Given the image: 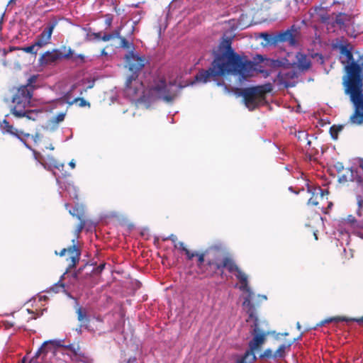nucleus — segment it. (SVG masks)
I'll list each match as a JSON object with an SVG mask.
<instances>
[{"instance_id":"obj_64","label":"nucleus","mask_w":363,"mask_h":363,"mask_svg":"<svg viewBox=\"0 0 363 363\" xmlns=\"http://www.w3.org/2000/svg\"><path fill=\"white\" fill-rule=\"evenodd\" d=\"M21 363H26V357H24L22 359V360H21Z\"/></svg>"},{"instance_id":"obj_22","label":"nucleus","mask_w":363,"mask_h":363,"mask_svg":"<svg viewBox=\"0 0 363 363\" xmlns=\"http://www.w3.org/2000/svg\"><path fill=\"white\" fill-rule=\"evenodd\" d=\"M351 17L345 13H340L335 18V22L340 27L346 28L351 24Z\"/></svg>"},{"instance_id":"obj_60","label":"nucleus","mask_w":363,"mask_h":363,"mask_svg":"<svg viewBox=\"0 0 363 363\" xmlns=\"http://www.w3.org/2000/svg\"><path fill=\"white\" fill-rule=\"evenodd\" d=\"M76 331L78 333H81L82 332V325H80L79 328H77L76 329Z\"/></svg>"},{"instance_id":"obj_26","label":"nucleus","mask_w":363,"mask_h":363,"mask_svg":"<svg viewBox=\"0 0 363 363\" xmlns=\"http://www.w3.org/2000/svg\"><path fill=\"white\" fill-rule=\"evenodd\" d=\"M270 65L272 67H289L291 66V62H290L287 59L282 58V59H278V60H272L270 61Z\"/></svg>"},{"instance_id":"obj_16","label":"nucleus","mask_w":363,"mask_h":363,"mask_svg":"<svg viewBox=\"0 0 363 363\" xmlns=\"http://www.w3.org/2000/svg\"><path fill=\"white\" fill-rule=\"evenodd\" d=\"M296 58L297 62L291 63V65H296L300 71L304 72L311 67V60L305 54L297 52L296 55Z\"/></svg>"},{"instance_id":"obj_40","label":"nucleus","mask_w":363,"mask_h":363,"mask_svg":"<svg viewBox=\"0 0 363 363\" xmlns=\"http://www.w3.org/2000/svg\"><path fill=\"white\" fill-rule=\"evenodd\" d=\"M257 297V298L258 299L257 300V303L262 302V301H266L267 299V297L266 295H261V294H257V296L254 294V296H253V298L252 300L251 301V302H252L255 299V298ZM254 306L255 304L253 303H252Z\"/></svg>"},{"instance_id":"obj_2","label":"nucleus","mask_w":363,"mask_h":363,"mask_svg":"<svg viewBox=\"0 0 363 363\" xmlns=\"http://www.w3.org/2000/svg\"><path fill=\"white\" fill-rule=\"evenodd\" d=\"M224 50L217 53L211 66L207 69L200 70L195 76L194 83L206 84L215 80L217 77L232 74L238 76L240 80L246 79L254 69L252 61L241 57L231 47L230 40H225L220 44Z\"/></svg>"},{"instance_id":"obj_33","label":"nucleus","mask_w":363,"mask_h":363,"mask_svg":"<svg viewBox=\"0 0 363 363\" xmlns=\"http://www.w3.org/2000/svg\"><path fill=\"white\" fill-rule=\"evenodd\" d=\"M343 127L342 125L336 126L333 125L330 128V133L331 135V137L336 140L337 138L338 133L340 132L342 130Z\"/></svg>"},{"instance_id":"obj_19","label":"nucleus","mask_w":363,"mask_h":363,"mask_svg":"<svg viewBox=\"0 0 363 363\" xmlns=\"http://www.w3.org/2000/svg\"><path fill=\"white\" fill-rule=\"evenodd\" d=\"M350 173V181L355 182L357 184V196L362 194L363 196V179L353 169H349Z\"/></svg>"},{"instance_id":"obj_36","label":"nucleus","mask_w":363,"mask_h":363,"mask_svg":"<svg viewBox=\"0 0 363 363\" xmlns=\"http://www.w3.org/2000/svg\"><path fill=\"white\" fill-rule=\"evenodd\" d=\"M38 47V45H35V43L30 46L24 47L22 48V50H23L25 52L27 53H31V54H36L37 50H35V48Z\"/></svg>"},{"instance_id":"obj_24","label":"nucleus","mask_w":363,"mask_h":363,"mask_svg":"<svg viewBox=\"0 0 363 363\" xmlns=\"http://www.w3.org/2000/svg\"><path fill=\"white\" fill-rule=\"evenodd\" d=\"M69 212L72 216L77 218L79 220H83L84 208L82 205L77 204L72 210H69Z\"/></svg>"},{"instance_id":"obj_62","label":"nucleus","mask_w":363,"mask_h":363,"mask_svg":"<svg viewBox=\"0 0 363 363\" xmlns=\"http://www.w3.org/2000/svg\"><path fill=\"white\" fill-rule=\"evenodd\" d=\"M46 299H47L46 296H41L40 297V300H41V301H43H43H45Z\"/></svg>"},{"instance_id":"obj_54","label":"nucleus","mask_w":363,"mask_h":363,"mask_svg":"<svg viewBox=\"0 0 363 363\" xmlns=\"http://www.w3.org/2000/svg\"><path fill=\"white\" fill-rule=\"evenodd\" d=\"M4 16H5V12H4L2 13V15H1V16L0 17V31L2 29V23H3V21H4Z\"/></svg>"},{"instance_id":"obj_21","label":"nucleus","mask_w":363,"mask_h":363,"mask_svg":"<svg viewBox=\"0 0 363 363\" xmlns=\"http://www.w3.org/2000/svg\"><path fill=\"white\" fill-rule=\"evenodd\" d=\"M255 352V350L249 348L244 355L238 359L237 363H253L257 359Z\"/></svg>"},{"instance_id":"obj_6","label":"nucleus","mask_w":363,"mask_h":363,"mask_svg":"<svg viewBox=\"0 0 363 363\" xmlns=\"http://www.w3.org/2000/svg\"><path fill=\"white\" fill-rule=\"evenodd\" d=\"M240 95L243 97L245 105L250 111L255 109L264 102V99L261 88L259 86L242 89Z\"/></svg>"},{"instance_id":"obj_43","label":"nucleus","mask_w":363,"mask_h":363,"mask_svg":"<svg viewBox=\"0 0 363 363\" xmlns=\"http://www.w3.org/2000/svg\"><path fill=\"white\" fill-rule=\"evenodd\" d=\"M216 82L217 86L223 87V90L225 93L230 92L229 89L228 88L227 85H225L223 81H216Z\"/></svg>"},{"instance_id":"obj_12","label":"nucleus","mask_w":363,"mask_h":363,"mask_svg":"<svg viewBox=\"0 0 363 363\" xmlns=\"http://www.w3.org/2000/svg\"><path fill=\"white\" fill-rule=\"evenodd\" d=\"M77 237H78V236L77 235ZM77 239V238L72 239V242L73 245L68 247V250L67 252V260L69 261V263L67 272L68 270L71 269L72 268L75 267V266L79 262V259H80L81 252H80V250L79 249V247L75 244Z\"/></svg>"},{"instance_id":"obj_47","label":"nucleus","mask_w":363,"mask_h":363,"mask_svg":"<svg viewBox=\"0 0 363 363\" xmlns=\"http://www.w3.org/2000/svg\"><path fill=\"white\" fill-rule=\"evenodd\" d=\"M335 169L340 172L341 171H342L344 169V166H343V164L342 162H336L334 165Z\"/></svg>"},{"instance_id":"obj_10","label":"nucleus","mask_w":363,"mask_h":363,"mask_svg":"<svg viewBox=\"0 0 363 363\" xmlns=\"http://www.w3.org/2000/svg\"><path fill=\"white\" fill-rule=\"evenodd\" d=\"M72 53L73 51L70 48H68L67 52H62L61 50L48 51L40 57L39 62L41 65H49L62 58H68Z\"/></svg>"},{"instance_id":"obj_45","label":"nucleus","mask_w":363,"mask_h":363,"mask_svg":"<svg viewBox=\"0 0 363 363\" xmlns=\"http://www.w3.org/2000/svg\"><path fill=\"white\" fill-rule=\"evenodd\" d=\"M350 176L348 177L347 176L342 174L340 177H339L338 182L340 183H345V182H347L348 180L350 181Z\"/></svg>"},{"instance_id":"obj_28","label":"nucleus","mask_w":363,"mask_h":363,"mask_svg":"<svg viewBox=\"0 0 363 363\" xmlns=\"http://www.w3.org/2000/svg\"><path fill=\"white\" fill-rule=\"evenodd\" d=\"M65 100V101L67 104H69V105H72L74 104V103L76 102H79V106L80 107H84V106H90V104L89 102H88L87 101H86L84 98H75L74 99H73L72 101H69L68 99H67V96H65L63 99Z\"/></svg>"},{"instance_id":"obj_31","label":"nucleus","mask_w":363,"mask_h":363,"mask_svg":"<svg viewBox=\"0 0 363 363\" xmlns=\"http://www.w3.org/2000/svg\"><path fill=\"white\" fill-rule=\"evenodd\" d=\"M65 116H66L65 112H60L56 116L52 117L50 120V123L53 124L55 125V128H57V124L60 122H62L65 120Z\"/></svg>"},{"instance_id":"obj_42","label":"nucleus","mask_w":363,"mask_h":363,"mask_svg":"<svg viewBox=\"0 0 363 363\" xmlns=\"http://www.w3.org/2000/svg\"><path fill=\"white\" fill-rule=\"evenodd\" d=\"M187 257V259L191 260L196 257L197 252H191L187 248L184 251Z\"/></svg>"},{"instance_id":"obj_32","label":"nucleus","mask_w":363,"mask_h":363,"mask_svg":"<svg viewBox=\"0 0 363 363\" xmlns=\"http://www.w3.org/2000/svg\"><path fill=\"white\" fill-rule=\"evenodd\" d=\"M120 38V32L119 30H115L113 31L112 33H109V34H104L102 37H101V40L103 41H109L112 39H114V38Z\"/></svg>"},{"instance_id":"obj_34","label":"nucleus","mask_w":363,"mask_h":363,"mask_svg":"<svg viewBox=\"0 0 363 363\" xmlns=\"http://www.w3.org/2000/svg\"><path fill=\"white\" fill-rule=\"evenodd\" d=\"M77 318H78L79 321H80L81 323H88L89 322V318L86 316V313H84L82 311V308L79 307L77 309Z\"/></svg>"},{"instance_id":"obj_30","label":"nucleus","mask_w":363,"mask_h":363,"mask_svg":"<svg viewBox=\"0 0 363 363\" xmlns=\"http://www.w3.org/2000/svg\"><path fill=\"white\" fill-rule=\"evenodd\" d=\"M357 208L356 214L359 218H363V196L361 195L357 196Z\"/></svg>"},{"instance_id":"obj_38","label":"nucleus","mask_w":363,"mask_h":363,"mask_svg":"<svg viewBox=\"0 0 363 363\" xmlns=\"http://www.w3.org/2000/svg\"><path fill=\"white\" fill-rule=\"evenodd\" d=\"M281 74L290 79L297 78L298 76V73L294 70L283 72Z\"/></svg>"},{"instance_id":"obj_41","label":"nucleus","mask_w":363,"mask_h":363,"mask_svg":"<svg viewBox=\"0 0 363 363\" xmlns=\"http://www.w3.org/2000/svg\"><path fill=\"white\" fill-rule=\"evenodd\" d=\"M312 194L313 195L320 194L321 197H323L325 194H328V191H326V190L324 191L322 189H320V187H318V188H315L314 189V191L312 192Z\"/></svg>"},{"instance_id":"obj_25","label":"nucleus","mask_w":363,"mask_h":363,"mask_svg":"<svg viewBox=\"0 0 363 363\" xmlns=\"http://www.w3.org/2000/svg\"><path fill=\"white\" fill-rule=\"evenodd\" d=\"M260 37L269 45H277V33H275V34H269V33H262L260 34Z\"/></svg>"},{"instance_id":"obj_44","label":"nucleus","mask_w":363,"mask_h":363,"mask_svg":"<svg viewBox=\"0 0 363 363\" xmlns=\"http://www.w3.org/2000/svg\"><path fill=\"white\" fill-rule=\"evenodd\" d=\"M174 247L179 248L183 252L185 250V249H186L183 242H177V243L174 244Z\"/></svg>"},{"instance_id":"obj_49","label":"nucleus","mask_w":363,"mask_h":363,"mask_svg":"<svg viewBox=\"0 0 363 363\" xmlns=\"http://www.w3.org/2000/svg\"><path fill=\"white\" fill-rule=\"evenodd\" d=\"M85 225L84 220H80V224L77 227V229L76 230V234L78 235L84 228Z\"/></svg>"},{"instance_id":"obj_50","label":"nucleus","mask_w":363,"mask_h":363,"mask_svg":"<svg viewBox=\"0 0 363 363\" xmlns=\"http://www.w3.org/2000/svg\"><path fill=\"white\" fill-rule=\"evenodd\" d=\"M164 240H170L172 242H174V244H175L177 242V237L174 234H171L169 237L164 238Z\"/></svg>"},{"instance_id":"obj_4","label":"nucleus","mask_w":363,"mask_h":363,"mask_svg":"<svg viewBox=\"0 0 363 363\" xmlns=\"http://www.w3.org/2000/svg\"><path fill=\"white\" fill-rule=\"evenodd\" d=\"M346 75L343 77L345 93L350 96L353 104L363 99V82L361 74L363 73V54L358 62H352L345 66Z\"/></svg>"},{"instance_id":"obj_14","label":"nucleus","mask_w":363,"mask_h":363,"mask_svg":"<svg viewBox=\"0 0 363 363\" xmlns=\"http://www.w3.org/2000/svg\"><path fill=\"white\" fill-rule=\"evenodd\" d=\"M295 31L294 26L290 29L277 33V44L280 43H288L290 46L295 47L298 45V40L294 34Z\"/></svg>"},{"instance_id":"obj_39","label":"nucleus","mask_w":363,"mask_h":363,"mask_svg":"<svg viewBox=\"0 0 363 363\" xmlns=\"http://www.w3.org/2000/svg\"><path fill=\"white\" fill-rule=\"evenodd\" d=\"M206 255H208L206 252H203V253H196V257H197V260H198V266L200 267L205 261V256Z\"/></svg>"},{"instance_id":"obj_61","label":"nucleus","mask_w":363,"mask_h":363,"mask_svg":"<svg viewBox=\"0 0 363 363\" xmlns=\"http://www.w3.org/2000/svg\"><path fill=\"white\" fill-rule=\"evenodd\" d=\"M296 328H297L298 330H301V324H300L299 322L296 323Z\"/></svg>"},{"instance_id":"obj_27","label":"nucleus","mask_w":363,"mask_h":363,"mask_svg":"<svg viewBox=\"0 0 363 363\" xmlns=\"http://www.w3.org/2000/svg\"><path fill=\"white\" fill-rule=\"evenodd\" d=\"M340 50L341 55H343L347 57V62L348 63V65H350L352 62H355L353 58L352 52H351L350 50L347 48L346 45H341L340 47Z\"/></svg>"},{"instance_id":"obj_63","label":"nucleus","mask_w":363,"mask_h":363,"mask_svg":"<svg viewBox=\"0 0 363 363\" xmlns=\"http://www.w3.org/2000/svg\"><path fill=\"white\" fill-rule=\"evenodd\" d=\"M359 167L362 169L363 170V160L360 161L359 162Z\"/></svg>"},{"instance_id":"obj_17","label":"nucleus","mask_w":363,"mask_h":363,"mask_svg":"<svg viewBox=\"0 0 363 363\" xmlns=\"http://www.w3.org/2000/svg\"><path fill=\"white\" fill-rule=\"evenodd\" d=\"M340 321H345V322L353 321V322H357L358 323H363V316L359 318H348L346 317H341V316L328 318H325V319L320 321L319 323H318L313 328L316 329L318 327H322L327 323H330L332 322L337 323Z\"/></svg>"},{"instance_id":"obj_5","label":"nucleus","mask_w":363,"mask_h":363,"mask_svg":"<svg viewBox=\"0 0 363 363\" xmlns=\"http://www.w3.org/2000/svg\"><path fill=\"white\" fill-rule=\"evenodd\" d=\"M206 253L211 257V259L208 260V264L210 266H213L216 269L220 270L223 268H226L228 271L230 273L227 266H223V264L225 263L226 260H230L233 262L241 272H244L235 262V261L227 256V248L225 245L220 242L216 243L211 247H209L206 250ZM235 275L234 273H232Z\"/></svg>"},{"instance_id":"obj_18","label":"nucleus","mask_w":363,"mask_h":363,"mask_svg":"<svg viewBox=\"0 0 363 363\" xmlns=\"http://www.w3.org/2000/svg\"><path fill=\"white\" fill-rule=\"evenodd\" d=\"M0 129L1 130L3 133H9L12 135L16 136L23 143H26L21 138V135L22 134H23V133L22 131H18L17 129L14 128L13 125H10L6 120H4L3 122L1 123Z\"/></svg>"},{"instance_id":"obj_37","label":"nucleus","mask_w":363,"mask_h":363,"mask_svg":"<svg viewBox=\"0 0 363 363\" xmlns=\"http://www.w3.org/2000/svg\"><path fill=\"white\" fill-rule=\"evenodd\" d=\"M121 40V46L123 48L129 49L130 48H133V44L130 43L125 38L121 37L118 38Z\"/></svg>"},{"instance_id":"obj_11","label":"nucleus","mask_w":363,"mask_h":363,"mask_svg":"<svg viewBox=\"0 0 363 363\" xmlns=\"http://www.w3.org/2000/svg\"><path fill=\"white\" fill-rule=\"evenodd\" d=\"M15 106L11 108V113L17 118L26 117L29 120L35 121L38 113L33 110H26L27 106L23 103H13Z\"/></svg>"},{"instance_id":"obj_7","label":"nucleus","mask_w":363,"mask_h":363,"mask_svg":"<svg viewBox=\"0 0 363 363\" xmlns=\"http://www.w3.org/2000/svg\"><path fill=\"white\" fill-rule=\"evenodd\" d=\"M38 76L32 75L28 80L26 84L21 86L16 91L15 95L13 96L12 102L24 104H30V99L33 96V91L35 88L33 84L37 81Z\"/></svg>"},{"instance_id":"obj_46","label":"nucleus","mask_w":363,"mask_h":363,"mask_svg":"<svg viewBox=\"0 0 363 363\" xmlns=\"http://www.w3.org/2000/svg\"><path fill=\"white\" fill-rule=\"evenodd\" d=\"M25 137L28 138L30 136L29 133H23V134ZM32 138L33 139L35 143H37V141L40 139V135L38 133H36L34 135H31Z\"/></svg>"},{"instance_id":"obj_8","label":"nucleus","mask_w":363,"mask_h":363,"mask_svg":"<svg viewBox=\"0 0 363 363\" xmlns=\"http://www.w3.org/2000/svg\"><path fill=\"white\" fill-rule=\"evenodd\" d=\"M24 145L28 149L33 152L35 160L45 169L50 171L52 170L53 168L59 170L63 169L65 167L64 163H58L57 161L51 155H48L47 157L43 156L40 153L32 149L26 143H24Z\"/></svg>"},{"instance_id":"obj_56","label":"nucleus","mask_w":363,"mask_h":363,"mask_svg":"<svg viewBox=\"0 0 363 363\" xmlns=\"http://www.w3.org/2000/svg\"><path fill=\"white\" fill-rule=\"evenodd\" d=\"M94 80L89 81V85L87 86L86 89H91L94 87Z\"/></svg>"},{"instance_id":"obj_51","label":"nucleus","mask_w":363,"mask_h":363,"mask_svg":"<svg viewBox=\"0 0 363 363\" xmlns=\"http://www.w3.org/2000/svg\"><path fill=\"white\" fill-rule=\"evenodd\" d=\"M65 347L68 348L69 350H70L72 352H73L74 353H77V350H79V346H77V347L75 346H74L73 345H67L65 346Z\"/></svg>"},{"instance_id":"obj_52","label":"nucleus","mask_w":363,"mask_h":363,"mask_svg":"<svg viewBox=\"0 0 363 363\" xmlns=\"http://www.w3.org/2000/svg\"><path fill=\"white\" fill-rule=\"evenodd\" d=\"M318 202L315 200V199H313V198H311L308 201V203L307 204L308 206H316L318 205Z\"/></svg>"},{"instance_id":"obj_57","label":"nucleus","mask_w":363,"mask_h":363,"mask_svg":"<svg viewBox=\"0 0 363 363\" xmlns=\"http://www.w3.org/2000/svg\"><path fill=\"white\" fill-rule=\"evenodd\" d=\"M69 167H71L72 169H74L75 167V161L74 160H72L69 162Z\"/></svg>"},{"instance_id":"obj_55","label":"nucleus","mask_w":363,"mask_h":363,"mask_svg":"<svg viewBox=\"0 0 363 363\" xmlns=\"http://www.w3.org/2000/svg\"><path fill=\"white\" fill-rule=\"evenodd\" d=\"M76 57L81 60L82 62H84L85 56L82 54H79L76 56Z\"/></svg>"},{"instance_id":"obj_29","label":"nucleus","mask_w":363,"mask_h":363,"mask_svg":"<svg viewBox=\"0 0 363 363\" xmlns=\"http://www.w3.org/2000/svg\"><path fill=\"white\" fill-rule=\"evenodd\" d=\"M65 274L61 276L60 280L52 286L49 289L46 291L47 293H55L57 294L62 291L65 288L64 284L61 282L62 279L64 278Z\"/></svg>"},{"instance_id":"obj_1","label":"nucleus","mask_w":363,"mask_h":363,"mask_svg":"<svg viewBox=\"0 0 363 363\" xmlns=\"http://www.w3.org/2000/svg\"><path fill=\"white\" fill-rule=\"evenodd\" d=\"M126 67L131 74L127 77L124 93L130 100L138 105H143L149 108L155 100L160 99L167 104L172 103L177 97L182 86L175 82H167L164 78L157 77L148 88L145 89L143 82L138 79V73L145 67L147 60L144 57H140L130 50L125 57Z\"/></svg>"},{"instance_id":"obj_20","label":"nucleus","mask_w":363,"mask_h":363,"mask_svg":"<svg viewBox=\"0 0 363 363\" xmlns=\"http://www.w3.org/2000/svg\"><path fill=\"white\" fill-rule=\"evenodd\" d=\"M294 342H288L281 344L274 352V359H283L286 355V351L289 350Z\"/></svg>"},{"instance_id":"obj_53","label":"nucleus","mask_w":363,"mask_h":363,"mask_svg":"<svg viewBox=\"0 0 363 363\" xmlns=\"http://www.w3.org/2000/svg\"><path fill=\"white\" fill-rule=\"evenodd\" d=\"M68 247L62 249L59 253L55 251V254L60 255V257L65 256L67 252Z\"/></svg>"},{"instance_id":"obj_3","label":"nucleus","mask_w":363,"mask_h":363,"mask_svg":"<svg viewBox=\"0 0 363 363\" xmlns=\"http://www.w3.org/2000/svg\"><path fill=\"white\" fill-rule=\"evenodd\" d=\"M223 266H227L230 272L235 274V277L239 281V289L243 293L242 306L246 310L249 317L247 321L253 320V329L251 333L253 336L249 342V348L257 351L260 347L264 343L266 337L269 333L265 332L259 326V320L255 313V306L252 303L251 301L254 296V291L249 286L248 275L241 272L233 262L226 260Z\"/></svg>"},{"instance_id":"obj_48","label":"nucleus","mask_w":363,"mask_h":363,"mask_svg":"<svg viewBox=\"0 0 363 363\" xmlns=\"http://www.w3.org/2000/svg\"><path fill=\"white\" fill-rule=\"evenodd\" d=\"M296 136L298 140H302L303 138H307L308 135L305 131H299Z\"/></svg>"},{"instance_id":"obj_59","label":"nucleus","mask_w":363,"mask_h":363,"mask_svg":"<svg viewBox=\"0 0 363 363\" xmlns=\"http://www.w3.org/2000/svg\"><path fill=\"white\" fill-rule=\"evenodd\" d=\"M59 50H61L62 52H67L68 48H67L65 46H62Z\"/></svg>"},{"instance_id":"obj_9","label":"nucleus","mask_w":363,"mask_h":363,"mask_svg":"<svg viewBox=\"0 0 363 363\" xmlns=\"http://www.w3.org/2000/svg\"><path fill=\"white\" fill-rule=\"evenodd\" d=\"M58 342L56 340L45 341L35 352V355L30 359L28 363H42L45 361L49 353L53 354L55 352L54 344Z\"/></svg>"},{"instance_id":"obj_13","label":"nucleus","mask_w":363,"mask_h":363,"mask_svg":"<svg viewBox=\"0 0 363 363\" xmlns=\"http://www.w3.org/2000/svg\"><path fill=\"white\" fill-rule=\"evenodd\" d=\"M57 20H54L48 24L35 42V45H38V48H42L49 43L52 31L57 25Z\"/></svg>"},{"instance_id":"obj_35","label":"nucleus","mask_w":363,"mask_h":363,"mask_svg":"<svg viewBox=\"0 0 363 363\" xmlns=\"http://www.w3.org/2000/svg\"><path fill=\"white\" fill-rule=\"evenodd\" d=\"M259 358L260 359H264V358H267V359H274V352H272V350L269 348L268 349H266L263 353H262L260 355H259Z\"/></svg>"},{"instance_id":"obj_58","label":"nucleus","mask_w":363,"mask_h":363,"mask_svg":"<svg viewBox=\"0 0 363 363\" xmlns=\"http://www.w3.org/2000/svg\"><path fill=\"white\" fill-rule=\"evenodd\" d=\"M136 362V358L135 357H130L129 358L127 363H135Z\"/></svg>"},{"instance_id":"obj_23","label":"nucleus","mask_w":363,"mask_h":363,"mask_svg":"<svg viewBox=\"0 0 363 363\" xmlns=\"http://www.w3.org/2000/svg\"><path fill=\"white\" fill-rule=\"evenodd\" d=\"M347 220L351 223L354 228H356L354 229V234L363 239V225H360L355 218L352 215L348 216Z\"/></svg>"},{"instance_id":"obj_15","label":"nucleus","mask_w":363,"mask_h":363,"mask_svg":"<svg viewBox=\"0 0 363 363\" xmlns=\"http://www.w3.org/2000/svg\"><path fill=\"white\" fill-rule=\"evenodd\" d=\"M354 111L350 117L349 123L352 125H361L363 123V99L352 104Z\"/></svg>"}]
</instances>
